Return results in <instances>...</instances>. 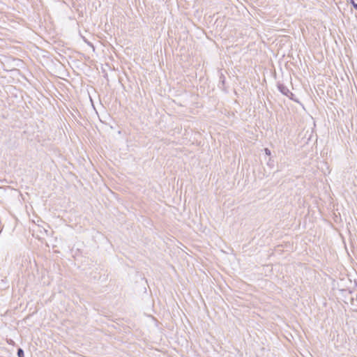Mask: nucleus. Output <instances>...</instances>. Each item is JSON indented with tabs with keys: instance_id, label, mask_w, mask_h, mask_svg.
Here are the masks:
<instances>
[{
	"instance_id": "nucleus-1",
	"label": "nucleus",
	"mask_w": 357,
	"mask_h": 357,
	"mask_svg": "<svg viewBox=\"0 0 357 357\" xmlns=\"http://www.w3.org/2000/svg\"><path fill=\"white\" fill-rule=\"evenodd\" d=\"M278 89L282 94H284L287 96H289V93H291L287 87H285L282 85L279 86Z\"/></svg>"
},
{
	"instance_id": "nucleus-2",
	"label": "nucleus",
	"mask_w": 357,
	"mask_h": 357,
	"mask_svg": "<svg viewBox=\"0 0 357 357\" xmlns=\"http://www.w3.org/2000/svg\"><path fill=\"white\" fill-rule=\"evenodd\" d=\"M18 357H24V351L22 349H19L17 351Z\"/></svg>"
},
{
	"instance_id": "nucleus-3",
	"label": "nucleus",
	"mask_w": 357,
	"mask_h": 357,
	"mask_svg": "<svg viewBox=\"0 0 357 357\" xmlns=\"http://www.w3.org/2000/svg\"><path fill=\"white\" fill-rule=\"evenodd\" d=\"M264 152H265L266 155H271V151L267 148H266L264 149Z\"/></svg>"
},
{
	"instance_id": "nucleus-4",
	"label": "nucleus",
	"mask_w": 357,
	"mask_h": 357,
	"mask_svg": "<svg viewBox=\"0 0 357 357\" xmlns=\"http://www.w3.org/2000/svg\"><path fill=\"white\" fill-rule=\"evenodd\" d=\"M352 3L356 9H357V3H355L354 1H352Z\"/></svg>"
}]
</instances>
